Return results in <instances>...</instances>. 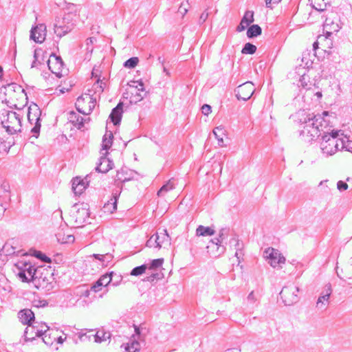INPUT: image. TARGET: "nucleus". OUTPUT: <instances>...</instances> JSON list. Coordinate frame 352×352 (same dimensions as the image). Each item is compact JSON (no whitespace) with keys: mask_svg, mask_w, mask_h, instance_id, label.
<instances>
[{"mask_svg":"<svg viewBox=\"0 0 352 352\" xmlns=\"http://www.w3.org/2000/svg\"><path fill=\"white\" fill-rule=\"evenodd\" d=\"M208 12L204 11L203 13H201V14L199 16V22L201 23H203L204 22H205L206 21V19H208Z\"/></svg>","mask_w":352,"mask_h":352,"instance_id":"54","label":"nucleus"},{"mask_svg":"<svg viewBox=\"0 0 352 352\" xmlns=\"http://www.w3.org/2000/svg\"><path fill=\"white\" fill-rule=\"evenodd\" d=\"M34 255L36 258L41 259V261L45 262V263H51V259L40 251L35 252Z\"/></svg>","mask_w":352,"mask_h":352,"instance_id":"48","label":"nucleus"},{"mask_svg":"<svg viewBox=\"0 0 352 352\" xmlns=\"http://www.w3.org/2000/svg\"><path fill=\"white\" fill-rule=\"evenodd\" d=\"M256 50V47L254 45L250 43H247L242 49L241 52L244 54H253L255 53Z\"/></svg>","mask_w":352,"mask_h":352,"instance_id":"41","label":"nucleus"},{"mask_svg":"<svg viewBox=\"0 0 352 352\" xmlns=\"http://www.w3.org/2000/svg\"><path fill=\"white\" fill-rule=\"evenodd\" d=\"M93 256L98 260H102L103 259V255H99V254H94Z\"/></svg>","mask_w":352,"mask_h":352,"instance_id":"57","label":"nucleus"},{"mask_svg":"<svg viewBox=\"0 0 352 352\" xmlns=\"http://www.w3.org/2000/svg\"><path fill=\"white\" fill-rule=\"evenodd\" d=\"M329 113L328 111H324V112L322 113V116H329Z\"/></svg>","mask_w":352,"mask_h":352,"instance_id":"62","label":"nucleus"},{"mask_svg":"<svg viewBox=\"0 0 352 352\" xmlns=\"http://www.w3.org/2000/svg\"><path fill=\"white\" fill-rule=\"evenodd\" d=\"M96 104V99L94 98L90 94H82L76 102L77 110L79 113L89 115Z\"/></svg>","mask_w":352,"mask_h":352,"instance_id":"6","label":"nucleus"},{"mask_svg":"<svg viewBox=\"0 0 352 352\" xmlns=\"http://www.w3.org/2000/svg\"><path fill=\"white\" fill-rule=\"evenodd\" d=\"M47 35V28L44 24H39L32 28L31 31V38L36 43H43Z\"/></svg>","mask_w":352,"mask_h":352,"instance_id":"19","label":"nucleus"},{"mask_svg":"<svg viewBox=\"0 0 352 352\" xmlns=\"http://www.w3.org/2000/svg\"><path fill=\"white\" fill-rule=\"evenodd\" d=\"M332 293V288L330 285L326 286L325 292L318 298L316 307L319 309H325L329 305V298Z\"/></svg>","mask_w":352,"mask_h":352,"instance_id":"22","label":"nucleus"},{"mask_svg":"<svg viewBox=\"0 0 352 352\" xmlns=\"http://www.w3.org/2000/svg\"><path fill=\"white\" fill-rule=\"evenodd\" d=\"M37 289H50L54 283V273L50 267H40L34 270L32 280Z\"/></svg>","mask_w":352,"mask_h":352,"instance_id":"3","label":"nucleus"},{"mask_svg":"<svg viewBox=\"0 0 352 352\" xmlns=\"http://www.w3.org/2000/svg\"><path fill=\"white\" fill-rule=\"evenodd\" d=\"M113 167V162L110 160L109 158L104 157H101L100 160V162L96 167V170L98 172L105 173L111 170Z\"/></svg>","mask_w":352,"mask_h":352,"instance_id":"28","label":"nucleus"},{"mask_svg":"<svg viewBox=\"0 0 352 352\" xmlns=\"http://www.w3.org/2000/svg\"><path fill=\"white\" fill-rule=\"evenodd\" d=\"M189 8L190 3L188 1L183 2L181 3L178 9V12L182 15V17H184L188 12Z\"/></svg>","mask_w":352,"mask_h":352,"instance_id":"47","label":"nucleus"},{"mask_svg":"<svg viewBox=\"0 0 352 352\" xmlns=\"http://www.w3.org/2000/svg\"><path fill=\"white\" fill-rule=\"evenodd\" d=\"M68 120L76 128L80 129L83 126V118L75 111H71L68 114Z\"/></svg>","mask_w":352,"mask_h":352,"instance_id":"31","label":"nucleus"},{"mask_svg":"<svg viewBox=\"0 0 352 352\" xmlns=\"http://www.w3.org/2000/svg\"><path fill=\"white\" fill-rule=\"evenodd\" d=\"M316 96L318 98H322V93H321V92H320V91L316 92Z\"/></svg>","mask_w":352,"mask_h":352,"instance_id":"61","label":"nucleus"},{"mask_svg":"<svg viewBox=\"0 0 352 352\" xmlns=\"http://www.w3.org/2000/svg\"><path fill=\"white\" fill-rule=\"evenodd\" d=\"M36 59V54L34 52L30 53L19 58L16 61V64L21 70L31 69L34 66Z\"/></svg>","mask_w":352,"mask_h":352,"instance_id":"15","label":"nucleus"},{"mask_svg":"<svg viewBox=\"0 0 352 352\" xmlns=\"http://www.w3.org/2000/svg\"><path fill=\"white\" fill-rule=\"evenodd\" d=\"M116 210L117 197L113 195L104 204L102 208V212L104 215L108 216L113 214Z\"/></svg>","mask_w":352,"mask_h":352,"instance_id":"24","label":"nucleus"},{"mask_svg":"<svg viewBox=\"0 0 352 352\" xmlns=\"http://www.w3.org/2000/svg\"><path fill=\"white\" fill-rule=\"evenodd\" d=\"M47 304L46 301L40 302L38 304H35L34 305L37 307L45 306Z\"/></svg>","mask_w":352,"mask_h":352,"instance_id":"56","label":"nucleus"},{"mask_svg":"<svg viewBox=\"0 0 352 352\" xmlns=\"http://www.w3.org/2000/svg\"><path fill=\"white\" fill-rule=\"evenodd\" d=\"M113 272L106 273L100 276V278L91 286V290L96 293L100 292L103 287L109 285L112 280Z\"/></svg>","mask_w":352,"mask_h":352,"instance_id":"20","label":"nucleus"},{"mask_svg":"<svg viewBox=\"0 0 352 352\" xmlns=\"http://www.w3.org/2000/svg\"><path fill=\"white\" fill-rule=\"evenodd\" d=\"M337 188L339 190H345L349 188V186L346 182L343 181H339L337 183Z\"/></svg>","mask_w":352,"mask_h":352,"instance_id":"51","label":"nucleus"},{"mask_svg":"<svg viewBox=\"0 0 352 352\" xmlns=\"http://www.w3.org/2000/svg\"><path fill=\"white\" fill-rule=\"evenodd\" d=\"M153 240H154L156 243V247L158 248H161L170 244V237L166 230L152 236L147 241L148 246Z\"/></svg>","mask_w":352,"mask_h":352,"instance_id":"18","label":"nucleus"},{"mask_svg":"<svg viewBox=\"0 0 352 352\" xmlns=\"http://www.w3.org/2000/svg\"><path fill=\"white\" fill-rule=\"evenodd\" d=\"M47 65L50 70L56 76L60 77L63 71V62L60 58L51 55L48 59Z\"/></svg>","mask_w":352,"mask_h":352,"instance_id":"14","label":"nucleus"},{"mask_svg":"<svg viewBox=\"0 0 352 352\" xmlns=\"http://www.w3.org/2000/svg\"><path fill=\"white\" fill-rule=\"evenodd\" d=\"M48 329V327L45 324H41L40 327H36V331H35L34 327H30L27 328L25 332V336L26 340H32L34 339V337H32V334L35 333L36 336H41L45 332H46Z\"/></svg>","mask_w":352,"mask_h":352,"instance_id":"25","label":"nucleus"},{"mask_svg":"<svg viewBox=\"0 0 352 352\" xmlns=\"http://www.w3.org/2000/svg\"><path fill=\"white\" fill-rule=\"evenodd\" d=\"M19 318L21 322L25 324H30L34 319V314L30 309H23L19 313Z\"/></svg>","mask_w":352,"mask_h":352,"instance_id":"30","label":"nucleus"},{"mask_svg":"<svg viewBox=\"0 0 352 352\" xmlns=\"http://www.w3.org/2000/svg\"><path fill=\"white\" fill-rule=\"evenodd\" d=\"M15 270H14L16 276L23 283H28L32 281L34 276V267L30 263L25 260H20L14 265Z\"/></svg>","mask_w":352,"mask_h":352,"instance_id":"5","label":"nucleus"},{"mask_svg":"<svg viewBox=\"0 0 352 352\" xmlns=\"http://www.w3.org/2000/svg\"><path fill=\"white\" fill-rule=\"evenodd\" d=\"M146 270H148L147 265H142L133 269L132 271L131 272V275L134 276H140L144 274Z\"/></svg>","mask_w":352,"mask_h":352,"instance_id":"40","label":"nucleus"},{"mask_svg":"<svg viewBox=\"0 0 352 352\" xmlns=\"http://www.w3.org/2000/svg\"><path fill=\"white\" fill-rule=\"evenodd\" d=\"M111 134L109 135V138L104 136V138L102 141V148L104 151V153H102V155H106L107 154V149H109L112 144V140L111 138Z\"/></svg>","mask_w":352,"mask_h":352,"instance_id":"43","label":"nucleus"},{"mask_svg":"<svg viewBox=\"0 0 352 352\" xmlns=\"http://www.w3.org/2000/svg\"><path fill=\"white\" fill-rule=\"evenodd\" d=\"M73 27L72 19L68 17H63L56 21L54 26V32L57 36L61 37L69 32Z\"/></svg>","mask_w":352,"mask_h":352,"instance_id":"10","label":"nucleus"},{"mask_svg":"<svg viewBox=\"0 0 352 352\" xmlns=\"http://www.w3.org/2000/svg\"><path fill=\"white\" fill-rule=\"evenodd\" d=\"M144 94L143 83L140 81H132L127 85L123 96L131 104H135L142 100Z\"/></svg>","mask_w":352,"mask_h":352,"instance_id":"4","label":"nucleus"},{"mask_svg":"<svg viewBox=\"0 0 352 352\" xmlns=\"http://www.w3.org/2000/svg\"><path fill=\"white\" fill-rule=\"evenodd\" d=\"M140 344L137 341H133L130 344H126L124 346L125 352H136L139 350Z\"/></svg>","mask_w":352,"mask_h":352,"instance_id":"42","label":"nucleus"},{"mask_svg":"<svg viewBox=\"0 0 352 352\" xmlns=\"http://www.w3.org/2000/svg\"><path fill=\"white\" fill-rule=\"evenodd\" d=\"M110 333L103 330L98 331L95 336L96 342H101L107 341L110 338Z\"/></svg>","mask_w":352,"mask_h":352,"instance_id":"39","label":"nucleus"},{"mask_svg":"<svg viewBox=\"0 0 352 352\" xmlns=\"http://www.w3.org/2000/svg\"><path fill=\"white\" fill-rule=\"evenodd\" d=\"M214 233L215 230L212 227L199 226L196 229V236H212Z\"/></svg>","mask_w":352,"mask_h":352,"instance_id":"33","label":"nucleus"},{"mask_svg":"<svg viewBox=\"0 0 352 352\" xmlns=\"http://www.w3.org/2000/svg\"><path fill=\"white\" fill-rule=\"evenodd\" d=\"M122 104L119 103L116 108L112 110L111 113L110 114V118L111 121L114 124H118L122 118Z\"/></svg>","mask_w":352,"mask_h":352,"instance_id":"32","label":"nucleus"},{"mask_svg":"<svg viewBox=\"0 0 352 352\" xmlns=\"http://www.w3.org/2000/svg\"><path fill=\"white\" fill-rule=\"evenodd\" d=\"M281 0H265L266 6L270 8H274Z\"/></svg>","mask_w":352,"mask_h":352,"instance_id":"49","label":"nucleus"},{"mask_svg":"<svg viewBox=\"0 0 352 352\" xmlns=\"http://www.w3.org/2000/svg\"><path fill=\"white\" fill-rule=\"evenodd\" d=\"M138 63H139V59L138 57H132V58H129V60H127L124 63V65L126 68L132 69V68L135 67L138 65Z\"/></svg>","mask_w":352,"mask_h":352,"instance_id":"45","label":"nucleus"},{"mask_svg":"<svg viewBox=\"0 0 352 352\" xmlns=\"http://www.w3.org/2000/svg\"><path fill=\"white\" fill-rule=\"evenodd\" d=\"M225 352H240L237 349H231L226 351Z\"/></svg>","mask_w":352,"mask_h":352,"instance_id":"59","label":"nucleus"},{"mask_svg":"<svg viewBox=\"0 0 352 352\" xmlns=\"http://www.w3.org/2000/svg\"><path fill=\"white\" fill-rule=\"evenodd\" d=\"M339 30V25L337 21H335L331 18H328L325 20L323 25V33L328 36L332 35L337 32Z\"/></svg>","mask_w":352,"mask_h":352,"instance_id":"23","label":"nucleus"},{"mask_svg":"<svg viewBox=\"0 0 352 352\" xmlns=\"http://www.w3.org/2000/svg\"><path fill=\"white\" fill-rule=\"evenodd\" d=\"M261 34V28L258 25H252L247 31V36L249 38L257 36Z\"/></svg>","mask_w":352,"mask_h":352,"instance_id":"38","label":"nucleus"},{"mask_svg":"<svg viewBox=\"0 0 352 352\" xmlns=\"http://www.w3.org/2000/svg\"><path fill=\"white\" fill-rule=\"evenodd\" d=\"M134 328H135V331L136 334L140 335V331L139 327H137L136 325H134Z\"/></svg>","mask_w":352,"mask_h":352,"instance_id":"60","label":"nucleus"},{"mask_svg":"<svg viewBox=\"0 0 352 352\" xmlns=\"http://www.w3.org/2000/svg\"><path fill=\"white\" fill-rule=\"evenodd\" d=\"M254 21V12L252 11L245 12L240 24L237 26L236 30L242 32L245 30Z\"/></svg>","mask_w":352,"mask_h":352,"instance_id":"26","label":"nucleus"},{"mask_svg":"<svg viewBox=\"0 0 352 352\" xmlns=\"http://www.w3.org/2000/svg\"><path fill=\"white\" fill-rule=\"evenodd\" d=\"M327 135H329L331 139L336 140V138L338 135V131H332L331 133L327 134Z\"/></svg>","mask_w":352,"mask_h":352,"instance_id":"55","label":"nucleus"},{"mask_svg":"<svg viewBox=\"0 0 352 352\" xmlns=\"http://www.w3.org/2000/svg\"><path fill=\"white\" fill-rule=\"evenodd\" d=\"M337 274L340 278H344L349 274V268L343 265L337 266Z\"/></svg>","mask_w":352,"mask_h":352,"instance_id":"44","label":"nucleus"},{"mask_svg":"<svg viewBox=\"0 0 352 352\" xmlns=\"http://www.w3.org/2000/svg\"><path fill=\"white\" fill-rule=\"evenodd\" d=\"M264 257L267 260L268 263L274 268H282L285 263V258L278 250L269 248L264 252Z\"/></svg>","mask_w":352,"mask_h":352,"instance_id":"8","label":"nucleus"},{"mask_svg":"<svg viewBox=\"0 0 352 352\" xmlns=\"http://www.w3.org/2000/svg\"><path fill=\"white\" fill-rule=\"evenodd\" d=\"M87 188V184L80 177H76L74 178L72 182V188L74 193L80 195Z\"/></svg>","mask_w":352,"mask_h":352,"instance_id":"29","label":"nucleus"},{"mask_svg":"<svg viewBox=\"0 0 352 352\" xmlns=\"http://www.w3.org/2000/svg\"><path fill=\"white\" fill-rule=\"evenodd\" d=\"M89 208L87 204H76L62 213V218L70 226L75 228L84 226L89 218Z\"/></svg>","mask_w":352,"mask_h":352,"instance_id":"1","label":"nucleus"},{"mask_svg":"<svg viewBox=\"0 0 352 352\" xmlns=\"http://www.w3.org/2000/svg\"><path fill=\"white\" fill-rule=\"evenodd\" d=\"M57 241L60 243H72L74 241V237L72 235H65L63 232H59L56 234Z\"/></svg>","mask_w":352,"mask_h":352,"instance_id":"36","label":"nucleus"},{"mask_svg":"<svg viewBox=\"0 0 352 352\" xmlns=\"http://www.w3.org/2000/svg\"><path fill=\"white\" fill-rule=\"evenodd\" d=\"M43 341L47 345H52L54 342L52 333L45 336V338H43Z\"/></svg>","mask_w":352,"mask_h":352,"instance_id":"50","label":"nucleus"},{"mask_svg":"<svg viewBox=\"0 0 352 352\" xmlns=\"http://www.w3.org/2000/svg\"><path fill=\"white\" fill-rule=\"evenodd\" d=\"M1 123L6 130L10 133H15L21 130V119L16 112H8Z\"/></svg>","mask_w":352,"mask_h":352,"instance_id":"7","label":"nucleus"},{"mask_svg":"<svg viewBox=\"0 0 352 352\" xmlns=\"http://www.w3.org/2000/svg\"><path fill=\"white\" fill-rule=\"evenodd\" d=\"M164 263V258L153 259L148 267L149 271H158L162 269L163 264Z\"/></svg>","mask_w":352,"mask_h":352,"instance_id":"35","label":"nucleus"},{"mask_svg":"<svg viewBox=\"0 0 352 352\" xmlns=\"http://www.w3.org/2000/svg\"><path fill=\"white\" fill-rule=\"evenodd\" d=\"M213 133L219 143H223V138L226 137V130L221 126H217L214 129Z\"/></svg>","mask_w":352,"mask_h":352,"instance_id":"37","label":"nucleus"},{"mask_svg":"<svg viewBox=\"0 0 352 352\" xmlns=\"http://www.w3.org/2000/svg\"><path fill=\"white\" fill-rule=\"evenodd\" d=\"M298 289L296 287H285L280 293V298L286 305L293 304L297 298Z\"/></svg>","mask_w":352,"mask_h":352,"instance_id":"13","label":"nucleus"},{"mask_svg":"<svg viewBox=\"0 0 352 352\" xmlns=\"http://www.w3.org/2000/svg\"><path fill=\"white\" fill-rule=\"evenodd\" d=\"M313 8L318 11H323L326 9L329 0H309Z\"/></svg>","mask_w":352,"mask_h":352,"instance_id":"34","label":"nucleus"},{"mask_svg":"<svg viewBox=\"0 0 352 352\" xmlns=\"http://www.w3.org/2000/svg\"><path fill=\"white\" fill-rule=\"evenodd\" d=\"M160 274L157 272L152 273L150 276L146 277L148 281H153L154 280L159 279Z\"/></svg>","mask_w":352,"mask_h":352,"instance_id":"53","label":"nucleus"},{"mask_svg":"<svg viewBox=\"0 0 352 352\" xmlns=\"http://www.w3.org/2000/svg\"><path fill=\"white\" fill-rule=\"evenodd\" d=\"M3 101L16 109H20L28 102V97L24 89L15 83L9 84L4 87Z\"/></svg>","mask_w":352,"mask_h":352,"instance_id":"2","label":"nucleus"},{"mask_svg":"<svg viewBox=\"0 0 352 352\" xmlns=\"http://www.w3.org/2000/svg\"><path fill=\"white\" fill-rule=\"evenodd\" d=\"M201 111L205 116H208L211 113V107L208 104H204Z\"/></svg>","mask_w":352,"mask_h":352,"instance_id":"52","label":"nucleus"},{"mask_svg":"<svg viewBox=\"0 0 352 352\" xmlns=\"http://www.w3.org/2000/svg\"><path fill=\"white\" fill-rule=\"evenodd\" d=\"M254 85L251 82H246L239 85L236 89V97L239 100H247L254 92Z\"/></svg>","mask_w":352,"mask_h":352,"instance_id":"12","label":"nucleus"},{"mask_svg":"<svg viewBox=\"0 0 352 352\" xmlns=\"http://www.w3.org/2000/svg\"><path fill=\"white\" fill-rule=\"evenodd\" d=\"M314 49L316 51L321 50L328 54H330L331 50L333 47L332 36H328L326 34H320L318 36L317 41L313 45Z\"/></svg>","mask_w":352,"mask_h":352,"instance_id":"9","label":"nucleus"},{"mask_svg":"<svg viewBox=\"0 0 352 352\" xmlns=\"http://www.w3.org/2000/svg\"><path fill=\"white\" fill-rule=\"evenodd\" d=\"M2 71V68L0 67V72Z\"/></svg>","mask_w":352,"mask_h":352,"instance_id":"63","label":"nucleus"},{"mask_svg":"<svg viewBox=\"0 0 352 352\" xmlns=\"http://www.w3.org/2000/svg\"><path fill=\"white\" fill-rule=\"evenodd\" d=\"M248 298H249V299H251V300H253V301H254V300H255V298H254V292H252L249 294V296H248Z\"/></svg>","mask_w":352,"mask_h":352,"instance_id":"58","label":"nucleus"},{"mask_svg":"<svg viewBox=\"0 0 352 352\" xmlns=\"http://www.w3.org/2000/svg\"><path fill=\"white\" fill-rule=\"evenodd\" d=\"M175 185L173 181L168 180L157 192L158 197L164 198H174L176 195L174 193Z\"/></svg>","mask_w":352,"mask_h":352,"instance_id":"21","label":"nucleus"},{"mask_svg":"<svg viewBox=\"0 0 352 352\" xmlns=\"http://www.w3.org/2000/svg\"><path fill=\"white\" fill-rule=\"evenodd\" d=\"M321 145L322 151L329 155H333L338 150L337 140L331 139L330 136L327 135L322 137Z\"/></svg>","mask_w":352,"mask_h":352,"instance_id":"16","label":"nucleus"},{"mask_svg":"<svg viewBox=\"0 0 352 352\" xmlns=\"http://www.w3.org/2000/svg\"><path fill=\"white\" fill-rule=\"evenodd\" d=\"M41 111L38 106L34 103L30 105L28 112V119L30 122L34 123L35 126L32 129V131L37 132L41 126L39 123Z\"/></svg>","mask_w":352,"mask_h":352,"instance_id":"11","label":"nucleus"},{"mask_svg":"<svg viewBox=\"0 0 352 352\" xmlns=\"http://www.w3.org/2000/svg\"><path fill=\"white\" fill-rule=\"evenodd\" d=\"M52 336H53L54 340L56 341L57 343H58V344H63L67 338L66 334L61 333V334L59 335V333L58 331H56L54 333H52Z\"/></svg>","mask_w":352,"mask_h":352,"instance_id":"46","label":"nucleus"},{"mask_svg":"<svg viewBox=\"0 0 352 352\" xmlns=\"http://www.w3.org/2000/svg\"><path fill=\"white\" fill-rule=\"evenodd\" d=\"M101 71L98 67H94L91 73V78L96 80L92 87L94 94L100 95L104 90V83L100 80Z\"/></svg>","mask_w":352,"mask_h":352,"instance_id":"17","label":"nucleus"},{"mask_svg":"<svg viewBox=\"0 0 352 352\" xmlns=\"http://www.w3.org/2000/svg\"><path fill=\"white\" fill-rule=\"evenodd\" d=\"M222 235L223 234L219 235V238L216 239L215 241L214 240H210L208 242V244L206 245L208 253L215 254L220 252L219 249L223 241Z\"/></svg>","mask_w":352,"mask_h":352,"instance_id":"27","label":"nucleus"}]
</instances>
